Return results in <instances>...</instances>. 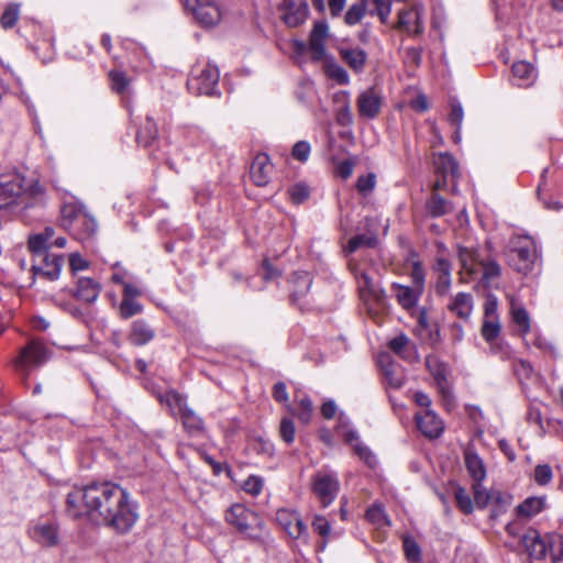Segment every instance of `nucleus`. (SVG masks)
<instances>
[{"label":"nucleus","mask_w":563,"mask_h":563,"mask_svg":"<svg viewBox=\"0 0 563 563\" xmlns=\"http://www.w3.org/2000/svg\"><path fill=\"white\" fill-rule=\"evenodd\" d=\"M512 320L518 325L522 335L527 334L530 330V320L528 312L522 307H514L511 310Z\"/></svg>","instance_id":"obj_46"},{"label":"nucleus","mask_w":563,"mask_h":563,"mask_svg":"<svg viewBox=\"0 0 563 563\" xmlns=\"http://www.w3.org/2000/svg\"><path fill=\"white\" fill-rule=\"evenodd\" d=\"M437 175L449 176L452 178L459 177V165L454 157L449 153H440L433 161Z\"/></svg>","instance_id":"obj_26"},{"label":"nucleus","mask_w":563,"mask_h":563,"mask_svg":"<svg viewBox=\"0 0 563 563\" xmlns=\"http://www.w3.org/2000/svg\"><path fill=\"white\" fill-rule=\"evenodd\" d=\"M418 429L428 438L434 439L443 432L442 420L430 409L416 415Z\"/></svg>","instance_id":"obj_17"},{"label":"nucleus","mask_w":563,"mask_h":563,"mask_svg":"<svg viewBox=\"0 0 563 563\" xmlns=\"http://www.w3.org/2000/svg\"><path fill=\"white\" fill-rule=\"evenodd\" d=\"M101 286L91 278H79L77 282V288L75 297L87 303H92L99 297Z\"/></svg>","instance_id":"obj_23"},{"label":"nucleus","mask_w":563,"mask_h":563,"mask_svg":"<svg viewBox=\"0 0 563 563\" xmlns=\"http://www.w3.org/2000/svg\"><path fill=\"white\" fill-rule=\"evenodd\" d=\"M355 454L371 468L375 467L377 464V460L375 454L371 451L368 446L363 444L362 442L355 443L353 448Z\"/></svg>","instance_id":"obj_49"},{"label":"nucleus","mask_w":563,"mask_h":563,"mask_svg":"<svg viewBox=\"0 0 563 563\" xmlns=\"http://www.w3.org/2000/svg\"><path fill=\"white\" fill-rule=\"evenodd\" d=\"M86 207L79 202H66L60 209V224L69 231L73 224L79 220V216L86 211Z\"/></svg>","instance_id":"obj_27"},{"label":"nucleus","mask_w":563,"mask_h":563,"mask_svg":"<svg viewBox=\"0 0 563 563\" xmlns=\"http://www.w3.org/2000/svg\"><path fill=\"white\" fill-rule=\"evenodd\" d=\"M109 77L111 80L112 89L117 93H123L126 90L130 80L123 71L112 70L110 71Z\"/></svg>","instance_id":"obj_53"},{"label":"nucleus","mask_w":563,"mask_h":563,"mask_svg":"<svg viewBox=\"0 0 563 563\" xmlns=\"http://www.w3.org/2000/svg\"><path fill=\"white\" fill-rule=\"evenodd\" d=\"M155 338V331L151 324L139 319L132 322L129 333V341L136 346H143Z\"/></svg>","instance_id":"obj_22"},{"label":"nucleus","mask_w":563,"mask_h":563,"mask_svg":"<svg viewBox=\"0 0 563 563\" xmlns=\"http://www.w3.org/2000/svg\"><path fill=\"white\" fill-rule=\"evenodd\" d=\"M474 490V500L478 508H484L487 506L490 499V495L486 492V489L482 486L481 482H475L473 484Z\"/></svg>","instance_id":"obj_61"},{"label":"nucleus","mask_w":563,"mask_h":563,"mask_svg":"<svg viewBox=\"0 0 563 563\" xmlns=\"http://www.w3.org/2000/svg\"><path fill=\"white\" fill-rule=\"evenodd\" d=\"M553 477L552 468L548 464L537 465L534 468V481L538 485H548Z\"/></svg>","instance_id":"obj_56"},{"label":"nucleus","mask_w":563,"mask_h":563,"mask_svg":"<svg viewBox=\"0 0 563 563\" xmlns=\"http://www.w3.org/2000/svg\"><path fill=\"white\" fill-rule=\"evenodd\" d=\"M366 3L367 0H361L360 2L351 5L345 13V23L349 25H355L356 23H358L365 14Z\"/></svg>","instance_id":"obj_45"},{"label":"nucleus","mask_w":563,"mask_h":563,"mask_svg":"<svg viewBox=\"0 0 563 563\" xmlns=\"http://www.w3.org/2000/svg\"><path fill=\"white\" fill-rule=\"evenodd\" d=\"M329 27L323 21L316 22L311 30L308 46L305 43H297V51L303 52L306 48L311 54L313 60H321L325 55L324 42L328 37Z\"/></svg>","instance_id":"obj_10"},{"label":"nucleus","mask_w":563,"mask_h":563,"mask_svg":"<svg viewBox=\"0 0 563 563\" xmlns=\"http://www.w3.org/2000/svg\"><path fill=\"white\" fill-rule=\"evenodd\" d=\"M422 59V49L419 47H408L405 49L404 62L408 66L419 67Z\"/></svg>","instance_id":"obj_59"},{"label":"nucleus","mask_w":563,"mask_h":563,"mask_svg":"<svg viewBox=\"0 0 563 563\" xmlns=\"http://www.w3.org/2000/svg\"><path fill=\"white\" fill-rule=\"evenodd\" d=\"M312 528L317 533H319L323 538V540L318 545L319 549L323 551L327 547V539L331 531L330 523L324 517L316 516L312 521Z\"/></svg>","instance_id":"obj_43"},{"label":"nucleus","mask_w":563,"mask_h":563,"mask_svg":"<svg viewBox=\"0 0 563 563\" xmlns=\"http://www.w3.org/2000/svg\"><path fill=\"white\" fill-rule=\"evenodd\" d=\"M143 312V306L136 299L123 298L119 306V314L122 319H130Z\"/></svg>","instance_id":"obj_39"},{"label":"nucleus","mask_w":563,"mask_h":563,"mask_svg":"<svg viewBox=\"0 0 563 563\" xmlns=\"http://www.w3.org/2000/svg\"><path fill=\"white\" fill-rule=\"evenodd\" d=\"M374 4V10L371 14L376 13L383 23H386L391 11V3L389 0H367Z\"/></svg>","instance_id":"obj_54"},{"label":"nucleus","mask_w":563,"mask_h":563,"mask_svg":"<svg viewBox=\"0 0 563 563\" xmlns=\"http://www.w3.org/2000/svg\"><path fill=\"white\" fill-rule=\"evenodd\" d=\"M522 544L529 555L536 560H542L548 552V543L534 529H529L522 537Z\"/></svg>","instance_id":"obj_21"},{"label":"nucleus","mask_w":563,"mask_h":563,"mask_svg":"<svg viewBox=\"0 0 563 563\" xmlns=\"http://www.w3.org/2000/svg\"><path fill=\"white\" fill-rule=\"evenodd\" d=\"M19 14H20L19 4H15V3L9 4L4 9L3 13L1 14L0 23H1L2 27L3 29L12 27L15 24V22L18 21Z\"/></svg>","instance_id":"obj_48"},{"label":"nucleus","mask_w":563,"mask_h":563,"mask_svg":"<svg viewBox=\"0 0 563 563\" xmlns=\"http://www.w3.org/2000/svg\"><path fill=\"white\" fill-rule=\"evenodd\" d=\"M427 366L442 397L448 401L451 400L452 394L448 382V367L443 363L430 358L427 360Z\"/></svg>","instance_id":"obj_18"},{"label":"nucleus","mask_w":563,"mask_h":563,"mask_svg":"<svg viewBox=\"0 0 563 563\" xmlns=\"http://www.w3.org/2000/svg\"><path fill=\"white\" fill-rule=\"evenodd\" d=\"M49 350L38 340L30 341L21 349L19 356L14 360V366L22 372L38 367L49 360Z\"/></svg>","instance_id":"obj_8"},{"label":"nucleus","mask_w":563,"mask_h":563,"mask_svg":"<svg viewBox=\"0 0 563 563\" xmlns=\"http://www.w3.org/2000/svg\"><path fill=\"white\" fill-rule=\"evenodd\" d=\"M185 430L192 435H197L203 431L202 419L189 407L179 415Z\"/></svg>","instance_id":"obj_33"},{"label":"nucleus","mask_w":563,"mask_h":563,"mask_svg":"<svg viewBox=\"0 0 563 563\" xmlns=\"http://www.w3.org/2000/svg\"><path fill=\"white\" fill-rule=\"evenodd\" d=\"M275 519L278 526L286 531L289 537L299 539L307 536V527L296 511L278 509Z\"/></svg>","instance_id":"obj_14"},{"label":"nucleus","mask_w":563,"mask_h":563,"mask_svg":"<svg viewBox=\"0 0 563 563\" xmlns=\"http://www.w3.org/2000/svg\"><path fill=\"white\" fill-rule=\"evenodd\" d=\"M62 265V256L47 253L37 258H34L32 271L35 274H40L49 280H55L59 277Z\"/></svg>","instance_id":"obj_15"},{"label":"nucleus","mask_w":563,"mask_h":563,"mask_svg":"<svg viewBox=\"0 0 563 563\" xmlns=\"http://www.w3.org/2000/svg\"><path fill=\"white\" fill-rule=\"evenodd\" d=\"M459 258L462 267L470 274H474L476 272V268L482 261L479 260L478 253L475 250L468 247L459 249Z\"/></svg>","instance_id":"obj_37"},{"label":"nucleus","mask_w":563,"mask_h":563,"mask_svg":"<svg viewBox=\"0 0 563 563\" xmlns=\"http://www.w3.org/2000/svg\"><path fill=\"white\" fill-rule=\"evenodd\" d=\"M374 187H375V175L374 174L363 175L357 178L356 188L360 194L367 195L374 189Z\"/></svg>","instance_id":"obj_63"},{"label":"nucleus","mask_w":563,"mask_h":563,"mask_svg":"<svg viewBox=\"0 0 563 563\" xmlns=\"http://www.w3.org/2000/svg\"><path fill=\"white\" fill-rule=\"evenodd\" d=\"M98 231L96 219L86 210L79 220H77L68 231L76 240L80 242L91 241Z\"/></svg>","instance_id":"obj_16"},{"label":"nucleus","mask_w":563,"mask_h":563,"mask_svg":"<svg viewBox=\"0 0 563 563\" xmlns=\"http://www.w3.org/2000/svg\"><path fill=\"white\" fill-rule=\"evenodd\" d=\"M427 213L432 218H440L453 211L451 201L443 198L439 192H431L426 201Z\"/></svg>","instance_id":"obj_25"},{"label":"nucleus","mask_w":563,"mask_h":563,"mask_svg":"<svg viewBox=\"0 0 563 563\" xmlns=\"http://www.w3.org/2000/svg\"><path fill=\"white\" fill-rule=\"evenodd\" d=\"M464 460L467 472L474 479V483L482 482L486 477V468L478 454L468 449L465 451Z\"/></svg>","instance_id":"obj_28"},{"label":"nucleus","mask_w":563,"mask_h":563,"mask_svg":"<svg viewBox=\"0 0 563 563\" xmlns=\"http://www.w3.org/2000/svg\"><path fill=\"white\" fill-rule=\"evenodd\" d=\"M544 503V498L529 497L517 507V514L520 517L530 518L543 509Z\"/></svg>","instance_id":"obj_36"},{"label":"nucleus","mask_w":563,"mask_h":563,"mask_svg":"<svg viewBox=\"0 0 563 563\" xmlns=\"http://www.w3.org/2000/svg\"><path fill=\"white\" fill-rule=\"evenodd\" d=\"M366 519L377 526H389L390 521L383 508L379 506H374L367 509L365 514Z\"/></svg>","instance_id":"obj_52"},{"label":"nucleus","mask_w":563,"mask_h":563,"mask_svg":"<svg viewBox=\"0 0 563 563\" xmlns=\"http://www.w3.org/2000/svg\"><path fill=\"white\" fill-rule=\"evenodd\" d=\"M159 401L165 404L173 416H179L188 408L186 398L175 390H168L159 397Z\"/></svg>","instance_id":"obj_31"},{"label":"nucleus","mask_w":563,"mask_h":563,"mask_svg":"<svg viewBox=\"0 0 563 563\" xmlns=\"http://www.w3.org/2000/svg\"><path fill=\"white\" fill-rule=\"evenodd\" d=\"M423 7L415 4L409 9L401 10L398 13L397 29L412 35H420L423 33Z\"/></svg>","instance_id":"obj_12"},{"label":"nucleus","mask_w":563,"mask_h":563,"mask_svg":"<svg viewBox=\"0 0 563 563\" xmlns=\"http://www.w3.org/2000/svg\"><path fill=\"white\" fill-rule=\"evenodd\" d=\"M376 243V239L373 235L358 234L350 239L347 245L344 247V252L346 255L355 252L360 247H373Z\"/></svg>","instance_id":"obj_40"},{"label":"nucleus","mask_w":563,"mask_h":563,"mask_svg":"<svg viewBox=\"0 0 563 563\" xmlns=\"http://www.w3.org/2000/svg\"><path fill=\"white\" fill-rule=\"evenodd\" d=\"M278 10L282 12V20L290 27H296L303 23L308 16V3L307 1L296 0H283L278 5Z\"/></svg>","instance_id":"obj_13"},{"label":"nucleus","mask_w":563,"mask_h":563,"mask_svg":"<svg viewBox=\"0 0 563 563\" xmlns=\"http://www.w3.org/2000/svg\"><path fill=\"white\" fill-rule=\"evenodd\" d=\"M29 537L43 548H54L60 542L59 526L55 520H38L27 529Z\"/></svg>","instance_id":"obj_9"},{"label":"nucleus","mask_w":563,"mask_h":563,"mask_svg":"<svg viewBox=\"0 0 563 563\" xmlns=\"http://www.w3.org/2000/svg\"><path fill=\"white\" fill-rule=\"evenodd\" d=\"M288 194L294 203L300 205L309 198L310 190L306 184L298 183L289 188Z\"/></svg>","instance_id":"obj_50"},{"label":"nucleus","mask_w":563,"mask_h":563,"mask_svg":"<svg viewBox=\"0 0 563 563\" xmlns=\"http://www.w3.org/2000/svg\"><path fill=\"white\" fill-rule=\"evenodd\" d=\"M380 97L374 89H367L357 98L358 112L362 117L373 119L380 110Z\"/></svg>","instance_id":"obj_20"},{"label":"nucleus","mask_w":563,"mask_h":563,"mask_svg":"<svg viewBox=\"0 0 563 563\" xmlns=\"http://www.w3.org/2000/svg\"><path fill=\"white\" fill-rule=\"evenodd\" d=\"M340 56L356 73L363 70L367 59L365 51L358 47L341 48Z\"/></svg>","instance_id":"obj_29"},{"label":"nucleus","mask_w":563,"mask_h":563,"mask_svg":"<svg viewBox=\"0 0 563 563\" xmlns=\"http://www.w3.org/2000/svg\"><path fill=\"white\" fill-rule=\"evenodd\" d=\"M500 332V324L498 318L484 319L482 325V336L489 343H492Z\"/></svg>","instance_id":"obj_42"},{"label":"nucleus","mask_w":563,"mask_h":563,"mask_svg":"<svg viewBox=\"0 0 563 563\" xmlns=\"http://www.w3.org/2000/svg\"><path fill=\"white\" fill-rule=\"evenodd\" d=\"M279 433H280L282 439L287 444H290L294 442L296 429H295V424L291 419H289V418L282 419L280 427H279Z\"/></svg>","instance_id":"obj_58"},{"label":"nucleus","mask_w":563,"mask_h":563,"mask_svg":"<svg viewBox=\"0 0 563 563\" xmlns=\"http://www.w3.org/2000/svg\"><path fill=\"white\" fill-rule=\"evenodd\" d=\"M27 247L30 252L37 258L47 254L48 243L40 234H34L29 238Z\"/></svg>","instance_id":"obj_47"},{"label":"nucleus","mask_w":563,"mask_h":563,"mask_svg":"<svg viewBox=\"0 0 563 563\" xmlns=\"http://www.w3.org/2000/svg\"><path fill=\"white\" fill-rule=\"evenodd\" d=\"M393 290L397 301L404 309L409 310L417 305L418 295L412 288L399 284H393Z\"/></svg>","instance_id":"obj_32"},{"label":"nucleus","mask_w":563,"mask_h":563,"mask_svg":"<svg viewBox=\"0 0 563 563\" xmlns=\"http://www.w3.org/2000/svg\"><path fill=\"white\" fill-rule=\"evenodd\" d=\"M310 151L311 147L308 142L299 141L294 145L291 155L295 159L299 162H306L309 158Z\"/></svg>","instance_id":"obj_62"},{"label":"nucleus","mask_w":563,"mask_h":563,"mask_svg":"<svg viewBox=\"0 0 563 563\" xmlns=\"http://www.w3.org/2000/svg\"><path fill=\"white\" fill-rule=\"evenodd\" d=\"M354 276L368 316L378 321L380 316L386 313L389 308L385 290L366 272L354 271Z\"/></svg>","instance_id":"obj_3"},{"label":"nucleus","mask_w":563,"mask_h":563,"mask_svg":"<svg viewBox=\"0 0 563 563\" xmlns=\"http://www.w3.org/2000/svg\"><path fill=\"white\" fill-rule=\"evenodd\" d=\"M511 73L514 78L518 80V86H529L536 78L534 67L523 60L515 63L511 67Z\"/></svg>","instance_id":"obj_30"},{"label":"nucleus","mask_w":563,"mask_h":563,"mask_svg":"<svg viewBox=\"0 0 563 563\" xmlns=\"http://www.w3.org/2000/svg\"><path fill=\"white\" fill-rule=\"evenodd\" d=\"M300 411L298 412V419L302 423H309L311 420L313 405L309 397H303L299 400Z\"/></svg>","instance_id":"obj_60"},{"label":"nucleus","mask_w":563,"mask_h":563,"mask_svg":"<svg viewBox=\"0 0 563 563\" xmlns=\"http://www.w3.org/2000/svg\"><path fill=\"white\" fill-rule=\"evenodd\" d=\"M66 511L73 518L86 516L120 534L128 533L139 519L129 493L110 482L73 488L67 494Z\"/></svg>","instance_id":"obj_1"},{"label":"nucleus","mask_w":563,"mask_h":563,"mask_svg":"<svg viewBox=\"0 0 563 563\" xmlns=\"http://www.w3.org/2000/svg\"><path fill=\"white\" fill-rule=\"evenodd\" d=\"M312 279L307 272L296 273L294 276V290L291 294L292 301L299 300L310 289Z\"/></svg>","instance_id":"obj_35"},{"label":"nucleus","mask_w":563,"mask_h":563,"mask_svg":"<svg viewBox=\"0 0 563 563\" xmlns=\"http://www.w3.org/2000/svg\"><path fill=\"white\" fill-rule=\"evenodd\" d=\"M402 548L406 559L410 563H419L421 561V550L418 543L410 537L402 539Z\"/></svg>","instance_id":"obj_41"},{"label":"nucleus","mask_w":563,"mask_h":563,"mask_svg":"<svg viewBox=\"0 0 563 563\" xmlns=\"http://www.w3.org/2000/svg\"><path fill=\"white\" fill-rule=\"evenodd\" d=\"M448 309L462 320H467L473 310V297L467 292H459L448 305Z\"/></svg>","instance_id":"obj_24"},{"label":"nucleus","mask_w":563,"mask_h":563,"mask_svg":"<svg viewBox=\"0 0 563 563\" xmlns=\"http://www.w3.org/2000/svg\"><path fill=\"white\" fill-rule=\"evenodd\" d=\"M478 267L483 271V279L487 283L493 282L494 279L498 278L501 273L500 265L494 261H481Z\"/></svg>","instance_id":"obj_44"},{"label":"nucleus","mask_w":563,"mask_h":563,"mask_svg":"<svg viewBox=\"0 0 563 563\" xmlns=\"http://www.w3.org/2000/svg\"><path fill=\"white\" fill-rule=\"evenodd\" d=\"M157 134L158 129L156 123L150 117H146L145 124L136 133V142L147 147L156 140Z\"/></svg>","instance_id":"obj_34"},{"label":"nucleus","mask_w":563,"mask_h":563,"mask_svg":"<svg viewBox=\"0 0 563 563\" xmlns=\"http://www.w3.org/2000/svg\"><path fill=\"white\" fill-rule=\"evenodd\" d=\"M180 2L186 12L202 27H214L223 18L224 10L218 0H180Z\"/></svg>","instance_id":"obj_5"},{"label":"nucleus","mask_w":563,"mask_h":563,"mask_svg":"<svg viewBox=\"0 0 563 563\" xmlns=\"http://www.w3.org/2000/svg\"><path fill=\"white\" fill-rule=\"evenodd\" d=\"M25 192L24 177L15 172L0 173V209L16 205Z\"/></svg>","instance_id":"obj_7"},{"label":"nucleus","mask_w":563,"mask_h":563,"mask_svg":"<svg viewBox=\"0 0 563 563\" xmlns=\"http://www.w3.org/2000/svg\"><path fill=\"white\" fill-rule=\"evenodd\" d=\"M225 520L239 532L252 540H258L264 532V522L258 515L242 504H234L225 514Z\"/></svg>","instance_id":"obj_4"},{"label":"nucleus","mask_w":563,"mask_h":563,"mask_svg":"<svg viewBox=\"0 0 563 563\" xmlns=\"http://www.w3.org/2000/svg\"><path fill=\"white\" fill-rule=\"evenodd\" d=\"M271 169L272 166L269 164L268 155L265 153L257 154L250 168V175L253 183L258 187L266 186L269 181Z\"/></svg>","instance_id":"obj_19"},{"label":"nucleus","mask_w":563,"mask_h":563,"mask_svg":"<svg viewBox=\"0 0 563 563\" xmlns=\"http://www.w3.org/2000/svg\"><path fill=\"white\" fill-rule=\"evenodd\" d=\"M514 372L518 379L520 380V383L522 384L523 380H528L531 378L533 368L529 362L525 360H517L514 363Z\"/></svg>","instance_id":"obj_55"},{"label":"nucleus","mask_w":563,"mask_h":563,"mask_svg":"<svg viewBox=\"0 0 563 563\" xmlns=\"http://www.w3.org/2000/svg\"><path fill=\"white\" fill-rule=\"evenodd\" d=\"M454 498H455V503H456L457 507L460 508V510L462 512H464L466 515L472 514L473 501L464 488L457 487L455 489Z\"/></svg>","instance_id":"obj_51"},{"label":"nucleus","mask_w":563,"mask_h":563,"mask_svg":"<svg viewBox=\"0 0 563 563\" xmlns=\"http://www.w3.org/2000/svg\"><path fill=\"white\" fill-rule=\"evenodd\" d=\"M503 254L509 267L519 274L531 273L538 261V250L534 240L527 234H514Z\"/></svg>","instance_id":"obj_2"},{"label":"nucleus","mask_w":563,"mask_h":563,"mask_svg":"<svg viewBox=\"0 0 563 563\" xmlns=\"http://www.w3.org/2000/svg\"><path fill=\"white\" fill-rule=\"evenodd\" d=\"M385 377L388 382V385L395 389L401 388L404 385V377L398 375L393 365L385 367L384 369Z\"/></svg>","instance_id":"obj_64"},{"label":"nucleus","mask_w":563,"mask_h":563,"mask_svg":"<svg viewBox=\"0 0 563 563\" xmlns=\"http://www.w3.org/2000/svg\"><path fill=\"white\" fill-rule=\"evenodd\" d=\"M220 74L216 66L206 64L202 67L192 69L190 77L187 80L188 90L196 95L216 96L219 95L217 86L219 82Z\"/></svg>","instance_id":"obj_6"},{"label":"nucleus","mask_w":563,"mask_h":563,"mask_svg":"<svg viewBox=\"0 0 563 563\" xmlns=\"http://www.w3.org/2000/svg\"><path fill=\"white\" fill-rule=\"evenodd\" d=\"M450 108L449 122L455 128L454 140L457 142L460 141V130L464 118V111L462 104L456 99L450 100Z\"/></svg>","instance_id":"obj_38"},{"label":"nucleus","mask_w":563,"mask_h":563,"mask_svg":"<svg viewBox=\"0 0 563 563\" xmlns=\"http://www.w3.org/2000/svg\"><path fill=\"white\" fill-rule=\"evenodd\" d=\"M263 486H264V479L262 477L256 476V475H251L245 479V482L243 484V489L245 493H247L252 496H257L262 492Z\"/></svg>","instance_id":"obj_57"},{"label":"nucleus","mask_w":563,"mask_h":563,"mask_svg":"<svg viewBox=\"0 0 563 563\" xmlns=\"http://www.w3.org/2000/svg\"><path fill=\"white\" fill-rule=\"evenodd\" d=\"M339 479L334 474H318L313 477V493L323 507H328L339 492Z\"/></svg>","instance_id":"obj_11"}]
</instances>
